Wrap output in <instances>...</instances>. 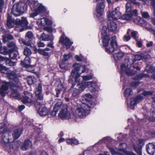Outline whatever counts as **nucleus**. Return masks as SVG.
<instances>
[{
    "label": "nucleus",
    "instance_id": "f257e3e1",
    "mask_svg": "<svg viewBox=\"0 0 155 155\" xmlns=\"http://www.w3.org/2000/svg\"><path fill=\"white\" fill-rule=\"evenodd\" d=\"M101 38L103 45L106 47L105 51L109 53H112L117 48L116 37L114 36L110 38L107 34L106 26H103L101 28Z\"/></svg>",
    "mask_w": 155,
    "mask_h": 155
},
{
    "label": "nucleus",
    "instance_id": "f03ea898",
    "mask_svg": "<svg viewBox=\"0 0 155 155\" xmlns=\"http://www.w3.org/2000/svg\"><path fill=\"white\" fill-rule=\"evenodd\" d=\"M73 67H74V68L72 71L71 75L74 78V81L75 82H79L80 81L79 78L80 74L85 71L86 68L85 66H80L78 63L74 64Z\"/></svg>",
    "mask_w": 155,
    "mask_h": 155
},
{
    "label": "nucleus",
    "instance_id": "7ed1b4c3",
    "mask_svg": "<svg viewBox=\"0 0 155 155\" xmlns=\"http://www.w3.org/2000/svg\"><path fill=\"white\" fill-rule=\"evenodd\" d=\"M27 5L24 2L16 3L13 5L12 12L15 16H19L27 10Z\"/></svg>",
    "mask_w": 155,
    "mask_h": 155
},
{
    "label": "nucleus",
    "instance_id": "20e7f679",
    "mask_svg": "<svg viewBox=\"0 0 155 155\" xmlns=\"http://www.w3.org/2000/svg\"><path fill=\"white\" fill-rule=\"evenodd\" d=\"M85 106L84 104H82L80 106L76 108L75 112L73 113L74 116L82 118L85 117L90 113V111L86 109Z\"/></svg>",
    "mask_w": 155,
    "mask_h": 155
},
{
    "label": "nucleus",
    "instance_id": "39448f33",
    "mask_svg": "<svg viewBox=\"0 0 155 155\" xmlns=\"http://www.w3.org/2000/svg\"><path fill=\"white\" fill-rule=\"evenodd\" d=\"M134 59L129 60L127 58V64H133L135 61H139L142 60L143 61L146 62H151V59L150 55H144L143 54L134 55Z\"/></svg>",
    "mask_w": 155,
    "mask_h": 155
},
{
    "label": "nucleus",
    "instance_id": "423d86ee",
    "mask_svg": "<svg viewBox=\"0 0 155 155\" xmlns=\"http://www.w3.org/2000/svg\"><path fill=\"white\" fill-rule=\"evenodd\" d=\"M77 85L79 86L78 88L81 89L82 91L84 90L86 87H88L90 90L91 91H98L99 90V88L95 82H93L91 81L85 82L81 84V85L79 84H77Z\"/></svg>",
    "mask_w": 155,
    "mask_h": 155
},
{
    "label": "nucleus",
    "instance_id": "0eeeda50",
    "mask_svg": "<svg viewBox=\"0 0 155 155\" xmlns=\"http://www.w3.org/2000/svg\"><path fill=\"white\" fill-rule=\"evenodd\" d=\"M8 77L10 82H8L10 86L14 85L15 87H20L21 83L17 77V75L14 72H11L8 74Z\"/></svg>",
    "mask_w": 155,
    "mask_h": 155
},
{
    "label": "nucleus",
    "instance_id": "6e6552de",
    "mask_svg": "<svg viewBox=\"0 0 155 155\" xmlns=\"http://www.w3.org/2000/svg\"><path fill=\"white\" fill-rule=\"evenodd\" d=\"M137 15V10L132 9L130 4L127 3V21L132 20L134 16H136Z\"/></svg>",
    "mask_w": 155,
    "mask_h": 155
},
{
    "label": "nucleus",
    "instance_id": "1a4fd4ad",
    "mask_svg": "<svg viewBox=\"0 0 155 155\" xmlns=\"http://www.w3.org/2000/svg\"><path fill=\"white\" fill-rule=\"evenodd\" d=\"M120 73L121 75L120 81L123 83V89L124 90V95L125 96L126 94V88H125V77L126 74V64L125 63H122L120 66Z\"/></svg>",
    "mask_w": 155,
    "mask_h": 155
},
{
    "label": "nucleus",
    "instance_id": "9d476101",
    "mask_svg": "<svg viewBox=\"0 0 155 155\" xmlns=\"http://www.w3.org/2000/svg\"><path fill=\"white\" fill-rule=\"evenodd\" d=\"M119 10V8L117 7L115 8L113 12H107L108 20H115L120 18L121 16V14Z\"/></svg>",
    "mask_w": 155,
    "mask_h": 155
},
{
    "label": "nucleus",
    "instance_id": "9b49d317",
    "mask_svg": "<svg viewBox=\"0 0 155 155\" xmlns=\"http://www.w3.org/2000/svg\"><path fill=\"white\" fill-rule=\"evenodd\" d=\"M32 94L28 91L24 92V95L21 99V101L23 103H28L33 104V101H32Z\"/></svg>",
    "mask_w": 155,
    "mask_h": 155
},
{
    "label": "nucleus",
    "instance_id": "f8f14e48",
    "mask_svg": "<svg viewBox=\"0 0 155 155\" xmlns=\"http://www.w3.org/2000/svg\"><path fill=\"white\" fill-rule=\"evenodd\" d=\"M10 86L8 82H4L0 89V94L2 97H4L7 93V91Z\"/></svg>",
    "mask_w": 155,
    "mask_h": 155
},
{
    "label": "nucleus",
    "instance_id": "ddd939ff",
    "mask_svg": "<svg viewBox=\"0 0 155 155\" xmlns=\"http://www.w3.org/2000/svg\"><path fill=\"white\" fill-rule=\"evenodd\" d=\"M59 42L65 45L67 48H69L73 43L67 37L64 36H61Z\"/></svg>",
    "mask_w": 155,
    "mask_h": 155
},
{
    "label": "nucleus",
    "instance_id": "4468645a",
    "mask_svg": "<svg viewBox=\"0 0 155 155\" xmlns=\"http://www.w3.org/2000/svg\"><path fill=\"white\" fill-rule=\"evenodd\" d=\"M105 7V4L103 3H99L97 5L96 11L97 13V16L98 17H100L103 15Z\"/></svg>",
    "mask_w": 155,
    "mask_h": 155
},
{
    "label": "nucleus",
    "instance_id": "2eb2a0df",
    "mask_svg": "<svg viewBox=\"0 0 155 155\" xmlns=\"http://www.w3.org/2000/svg\"><path fill=\"white\" fill-rule=\"evenodd\" d=\"M146 150L148 154L152 155L155 151V145L151 143H149L146 145Z\"/></svg>",
    "mask_w": 155,
    "mask_h": 155
},
{
    "label": "nucleus",
    "instance_id": "dca6fc26",
    "mask_svg": "<svg viewBox=\"0 0 155 155\" xmlns=\"http://www.w3.org/2000/svg\"><path fill=\"white\" fill-rule=\"evenodd\" d=\"M49 112V110L45 106L39 107L38 111V114L40 116H46Z\"/></svg>",
    "mask_w": 155,
    "mask_h": 155
},
{
    "label": "nucleus",
    "instance_id": "f3484780",
    "mask_svg": "<svg viewBox=\"0 0 155 155\" xmlns=\"http://www.w3.org/2000/svg\"><path fill=\"white\" fill-rule=\"evenodd\" d=\"M6 24L8 27L11 28L13 27L15 25H17V22L16 20H15L12 19L11 16L8 15L7 18Z\"/></svg>",
    "mask_w": 155,
    "mask_h": 155
},
{
    "label": "nucleus",
    "instance_id": "a211bd4d",
    "mask_svg": "<svg viewBox=\"0 0 155 155\" xmlns=\"http://www.w3.org/2000/svg\"><path fill=\"white\" fill-rule=\"evenodd\" d=\"M33 104L35 105L41 106L45 104V102L43 101V97L42 95H40L36 96L35 102H33Z\"/></svg>",
    "mask_w": 155,
    "mask_h": 155
},
{
    "label": "nucleus",
    "instance_id": "6ab92c4d",
    "mask_svg": "<svg viewBox=\"0 0 155 155\" xmlns=\"http://www.w3.org/2000/svg\"><path fill=\"white\" fill-rule=\"evenodd\" d=\"M62 104L61 101L59 100L58 101L54 107V109L53 112L52 113V114L54 116L56 115L57 112L60 109L61 106Z\"/></svg>",
    "mask_w": 155,
    "mask_h": 155
},
{
    "label": "nucleus",
    "instance_id": "aec40b11",
    "mask_svg": "<svg viewBox=\"0 0 155 155\" xmlns=\"http://www.w3.org/2000/svg\"><path fill=\"white\" fill-rule=\"evenodd\" d=\"M124 55V54L122 51H120L114 53L113 55V57L115 61L117 62L121 60Z\"/></svg>",
    "mask_w": 155,
    "mask_h": 155
},
{
    "label": "nucleus",
    "instance_id": "412c9836",
    "mask_svg": "<svg viewBox=\"0 0 155 155\" xmlns=\"http://www.w3.org/2000/svg\"><path fill=\"white\" fill-rule=\"evenodd\" d=\"M59 117L61 118H69L70 117V114L68 111L67 109L62 110L59 114Z\"/></svg>",
    "mask_w": 155,
    "mask_h": 155
},
{
    "label": "nucleus",
    "instance_id": "4be33fe9",
    "mask_svg": "<svg viewBox=\"0 0 155 155\" xmlns=\"http://www.w3.org/2000/svg\"><path fill=\"white\" fill-rule=\"evenodd\" d=\"M56 91V96L57 97H59V95L61 93V91H62L63 93L66 91V89L64 87L62 84H59L55 89Z\"/></svg>",
    "mask_w": 155,
    "mask_h": 155
},
{
    "label": "nucleus",
    "instance_id": "5701e85b",
    "mask_svg": "<svg viewBox=\"0 0 155 155\" xmlns=\"http://www.w3.org/2000/svg\"><path fill=\"white\" fill-rule=\"evenodd\" d=\"M147 66L145 69V71L148 74H153L155 72V67L151 65L147 64V62H146Z\"/></svg>",
    "mask_w": 155,
    "mask_h": 155
},
{
    "label": "nucleus",
    "instance_id": "b1692460",
    "mask_svg": "<svg viewBox=\"0 0 155 155\" xmlns=\"http://www.w3.org/2000/svg\"><path fill=\"white\" fill-rule=\"evenodd\" d=\"M117 27L116 23L113 21L111 22L107 25L108 29L111 32L115 31L117 29Z\"/></svg>",
    "mask_w": 155,
    "mask_h": 155
},
{
    "label": "nucleus",
    "instance_id": "393cba45",
    "mask_svg": "<svg viewBox=\"0 0 155 155\" xmlns=\"http://www.w3.org/2000/svg\"><path fill=\"white\" fill-rule=\"evenodd\" d=\"M18 87H15L14 85L10 86V88L12 90V92L10 94V96L11 97H19V94L17 92V88Z\"/></svg>",
    "mask_w": 155,
    "mask_h": 155
},
{
    "label": "nucleus",
    "instance_id": "a878e982",
    "mask_svg": "<svg viewBox=\"0 0 155 155\" xmlns=\"http://www.w3.org/2000/svg\"><path fill=\"white\" fill-rule=\"evenodd\" d=\"M17 25H21L22 27L27 26L28 25V22L25 18L22 17L21 20L19 19H16Z\"/></svg>",
    "mask_w": 155,
    "mask_h": 155
},
{
    "label": "nucleus",
    "instance_id": "bb28decb",
    "mask_svg": "<svg viewBox=\"0 0 155 155\" xmlns=\"http://www.w3.org/2000/svg\"><path fill=\"white\" fill-rule=\"evenodd\" d=\"M18 54L17 49L12 50H9V57L12 59H15Z\"/></svg>",
    "mask_w": 155,
    "mask_h": 155
},
{
    "label": "nucleus",
    "instance_id": "cd10ccee",
    "mask_svg": "<svg viewBox=\"0 0 155 155\" xmlns=\"http://www.w3.org/2000/svg\"><path fill=\"white\" fill-rule=\"evenodd\" d=\"M22 131V129L20 128L16 129L13 131L12 134V136L14 140L18 139L20 136Z\"/></svg>",
    "mask_w": 155,
    "mask_h": 155
},
{
    "label": "nucleus",
    "instance_id": "c85d7f7f",
    "mask_svg": "<svg viewBox=\"0 0 155 155\" xmlns=\"http://www.w3.org/2000/svg\"><path fill=\"white\" fill-rule=\"evenodd\" d=\"M31 146V142L27 140L25 141L24 144L21 146V148L22 150H25L29 147H30Z\"/></svg>",
    "mask_w": 155,
    "mask_h": 155
},
{
    "label": "nucleus",
    "instance_id": "c756f323",
    "mask_svg": "<svg viewBox=\"0 0 155 155\" xmlns=\"http://www.w3.org/2000/svg\"><path fill=\"white\" fill-rule=\"evenodd\" d=\"M21 64L24 67H28L31 66L30 59L28 57H26L24 61H21Z\"/></svg>",
    "mask_w": 155,
    "mask_h": 155
},
{
    "label": "nucleus",
    "instance_id": "7c9ffc66",
    "mask_svg": "<svg viewBox=\"0 0 155 155\" xmlns=\"http://www.w3.org/2000/svg\"><path fill=\"white\" fill-rule=\"evenodd\" d=\"M125 147H126V144L125 143H122L119 144V149L121 152L120 153L119 155H126V151L125 148L123 147V146Z\"/></svg>",
    "mask_w": 155,
    "mask_h": 155
},
{
    "label": "nucleus",
    "instance_id": "2f4dec72",
    "mask_svg": "<svg viewBox=\"0 0 155 155\" xmlns=\"http://www.w3.org/2000/svg\"><path fill=\"white\" fill-rule=\"evenodd\" d=\"M82 104H84L85 105L86 109H87L90 111V108H93L95 105L94 102L90 100L87 101L86 103H82Z\"/></svg>",
    "mask_w": 155,
    "mask_h": 155
},
{
    "label": "nucleus",
    "instance_id": "473e14b6",
    "mask_svg": "<svg viewBox=\"0 0 155 155\" xmlns=\"http://www.w3.org/2000/svg\"><path fill=\"white\" fill-rule=\"evenodd\" d=\"M74 85H73L71 87L70 90L72 91V95L74 97L78 96L80 93L79 90L76 88H73Z\"/></svg>",
    "mask_w": 155,
    "mask_h": 155
},
{
    "label": "nucleus",
    "instance_id": "72a5a7b5",
    "mask_svg": "<svg viewBox=\"0 0 155 155\" xmlns=\"http://www.w3.org/2000/svg\"><path fill=\"white\" fill-rule=\"evenodd\" d=\"M28 84L31 85L35 83L36 81V78L34 76H29L27 78Z\"/></svg>",
    "mask_w": 155,
    "mask_h": 155
},
{
    "label": "nucleus",
    "instance_id": "f704fd0d",
    "mask_svg": "<svg viewBox=\"0 0 155 155\" xmlns=\"http://www.w3.org/2000/svg\"><path fill=\"white\" fill-rule=\"evenodd\" d=\"M67 143L72 145L78 144V141L75 139H69L67 140Z\"/></svg>",
    "mask_w": 155,
    "mask_h": 155
},
{
    "label": "nucleus",
    "instance_id": "c9c22d12",
    "mask_svg": "<svg viewBox=\"0 0 155 155\" xmlns=\"http://www.w3.org/2000/svg\"><path fill=\"white\" fill-rule=\"evenodd\" d=\"M40 39L42 41H48L51 40L50 36L48 35H46L43 33L41 35Z\"/></svg>",
    "mask_w": 155,
    "mask_h": 155
},
{
    "label": "nucleus",
    "instance_id": "e433bc0d",
    "mask_svg": "<svg viewBox=\"0 0 155 155\" xmlns=\"http://www.w3.org/2000/svg\"><path fill=\"white\" fill-rule=\"evenodd\" d=\"M41 92L42 86L41 84H39L38 86V87L36 88L35 93L36 95V96H37L40 95H42L41 94Z\"/></svg>",
    "mask_w": 155,
    "mask_h": 155
},
{
    "label": "nucleus",
    "instance_id": "4c0bfd02",
    "mask_svg": "<svg viewBox=\"0 0 155 155\" xmlns=\"http://www.w3.org/2000/svg\"><path fill=\"white\" fill-rule=\"evenodd\" d=\"M35 10L36 12L38 14L44 12L45 10V8L43 5H39L37 8Z\"/></svg>",
    "mask_w": 155,
    "mask_h": 155
},
{
    "label": "nucleus",
    "instance_id": "58836bf2",
    "mask_svg": "<svg viewBox=\"0 0 155 155\" xmlns=\"http://www.w3.org/2000/svg\"><path fill=\"white\" fill-rule=\"evenodd\" d=\"M134 150L136 151L138 155H142V148L141 147H136L135 146H133Z\"/></svg>",
    "mask_w": 155,
    "mask_h": 155
},
{
    "label": "nucleus",
    "instance_id": "ea45409f",
    "mask_svg": "<svg viewBox=\"0 0 155 155\" xmlns=\"http://www.w3.org/2000/svg\"><path fill=\"white\" fill-rule=\"evenodd\" d=\"M24 54L25 55L28 57L31 54V52L30 49L26 47L24 49Z\"/></svg>",
    "mask_w": 155,
    "mask_h": 155
},
{
    "label": "nucleus",
    "instance_id": "a19ab883",
    "mask_svg": "<svg viewBox=\"0 0 155 155\" xmlns=\"http://www.w3.org/2000/svg\"><path fill=\"white\" fill-rule=\"evenodd\" d=\"M9 48H11L10 50H15L17 49V48L15 45V43L12 42H9L8 44Z\"/></svg>",
    "mask_w": 155,
    "mask_h": 155
},
{
    "label": "nucleus",
    "instance_id": "79ce46f5",
    "mask_svg": "<svg viewBox=\"0 0 155 155\" xmlns=\"http://www.w3.org/2000/svg\"><path fill=\"white\" fill-rule=\"evenodd\" d=\"M92 97V95L89 93L85 94L83 96V99L85 100L86 102L90 100Z\"/></svg>",
    "mask_w": 155,
    "mask_h": 155
},
{
    "label": "nucleus",
    "instance_id": "37998d69",
    "mask_svg": "<svg viewBox=\"0 0 155 155\" xmlns=\"http://www.w3.org/2000/svg\"><path fill=\"white\" fill-rule=\"evenodd\" d=\"M46 20H48L46 19V18H41L40 20H38L37 22L39 23L40 26H43L46 24Z\"/></svg>",
    "mask_w": 155,
    "mask_h": 155
},
{
    "label": "nucleus",
    "instance_id": "c03bdc74",
    "mask_svg": "<svg viewBox=\"0 0 155 155\" xmlns=\"http://www.w3.org/2000/svg\"><path fill=\"white\" fill-rule=\"evenodd\" d=\"M137 103V102L134 99H130V104L131 108L132 109H134V106H135Z\"/></svg>",
    "mask_w": 155,
    "mask_h": 155
},
{
    "label": "nucleus",
    "instance_id": "a18cd8bd",
    "mask_svg": "<svg viewBox=\"0 0 155 155\" xmlns=\"http://www.w3.org/2000/svg\"><path fill=\"white\" fill-rule=\"evenodd\" d=\"M137 73L136 71L133 70L128 71H127V75L128 76H132L135 75Z\"/></svg>",
    "mask_w": 155,
    "mask_h": 155
},
{
    "label": "nucleus",
    "instance_id": "49530a36",
    "mask_svg": "<svg viewBox=\"0 0 155 155\" xmlns=\"http://www.w3.org/2000/svg\"><path fill=\"white\" fill-rule=\"evenodd\" d=\"M7 49L6 47H3V48L2 47L0 49V53L4 54H7Z\"/></svg>",
    "mask_w": 155,
    "mask_h": 155
},
{
    "label": "nucleus",
    "instance_id": "de8ad7c7",
    "mask_svg": "<svg viewBox=\"0 0 155 155\" xmlns=\"http://www.w3.org/2000/svg\"><path fill=\"white\" fill-rule=\"evenodd\" d=\"M72 54L71 53H69L68 54H65L64 56L63 61H68L71 57Z\"/></svg>",
    "mask_w": 155,
    "mask_h": 155
},
{
    "label": "nucleus",
    "instance_id": "09e8293b",
    "mask_svg": "<svg viewBox=\"0 0 155 155\" xmlns=\"http://www.w3.org/2000/svg\"><path fill=\"white\" fill-rule=\"evenodd\" d=\"M145 140L143 139H139L138 140V143L137 144V147H141L142 148V147L144 144Z\"/></svg>",
    "mask_w": 155,
    "mask_h": 155
},
{
    "label": "nucleus",
    "instance_id": "8fccbe9b",
    "mask_svg": "<svg viewBox=\"0 0 155 155\" xmlns=\"http://www.w3.org/2000/svg\"><path fill=\"white\" fill-rule=\"evenodd\" d=\"M19 41L21 44L22 43L24 45L29 46L30 45V42L29 41H27L22 38L19 39Z\"/></svg>",
    "mask_w": 155,
    "mask_h": 155
},
{
    "label": "nucleus",
    "instance_id": "3c124183",
    "mask_svg": "<svg viewBox=\"0 0 155 155\" xmlns=\"http://www.w3.org/2000/svg\"><path fill=\"white\" fill-rule=\"evenodd\" d=\"M5 62L7 65L10 66H14L16 65V62H14L8 59Z\"/></svg>",
    "mask_w": 155,
    "mask_h": 155
},
{
    "label": "nucleus",
    "instance_id": "603ef678",
    "mask_svg": "<svg viewBox=\"0 0 155 155\" xmlns=\"http://www.w3.org/2000/svg\"><path fill=\"white\" fill-rule=\"evenodd\" d=\"M134 99L136 101L137 103H138L140 101L143 100V98L142 96L139 95H137Z\"/></svg>",
    "mask_w": 155,
    "mask_h": 155
},
{
    "label": "nucleus",
    "instance_id": "864d4df0",
    "mask_svg": "<svg viewBox=\"0 0 155 155\" xmlns=\"http://www.w3.org/2000/svg\"><path fill=\"white\" fill-rule=\"evenodd\" d=\"M142 95L147 97H148L153 94V92L150 91H145L142 93Z\"/></svg>",
    "mask_w": 155,
    "mask_h": 155
},
{
    "label": "nucleus",
    "instance_id": "5fc2aeb1",
    "mask_svg": "<svg viewBox=\"0 0 155 155\" xmlns=\"http://www.w3.org/2000/svg\"><path fill=\"white\" fill-rule=\"evenodd\" d=\"M102 141L103 142L107 143L111 141V139L109 137H107L103 139Z\"/></svg>",
    "mask_w": 155,
    "mask_h": 155
},
{
    "label": "nucleus",
    "instance_id": "6e6d98bb",
    "mask_svg": "<svg viewBox=\"0 0 155 155\" xmlns=\"http://www.w3.org/2000/svg\"><path fill=\"white\" fill-rule=\"evenodd\" d=\"M138 32L136 31H133L131 32V35L132 37H133L137 41L138 38L137 36Z\"/></svg>",
    "mask_w": 155,
    "mask_h": 155
},
{
    "label": "nucleus",
    "instance_id": "4d7b16f0",
    "mask_svg": "<svg viewBox=\"0 0 155 155\" xmlns=\"http://www.w3.org/2000/svg\"><path fill=\"white\" fill-rule=\"evenodd\" d=\"M38 51L40 54L44 56H47L49 55L48 53L45 52V50H39Z\"/></svg>",
    "mask_w": 155,
    "mask_h": 155
},
{
    "label": "nucleus",
    "instance_id": "13d9d810",
    "mask_svg": "<svg viewBox=\"0 0 155 155\" xmlns=\"http://www.w3.org/2000/svg\"><path fill=\"white\" fill-rule=\"evenodd\" d=\"M60 67L61 69H63L66 70L67 69V64L64 63L63 62H62L60 64Z\"/></svg>",
    "mask_w": 155,
    "mask_h": 155
},
{
    "label": "nucleus",
    "instance_id": "bf43d9fd",
    "mask_svg": "<svg viewBox=\"0 0 155 155\" xmlns=\"http://www.w3.org/2000/svg\"><path fill=\"white\" fill-rule=\"evenodd\" d=\"M108 148L113 155L119 154L120 153H119L117 152L113 148L110 147H109Z\"/></svg>",
    "mask_w": 155,
    "mask_h": 155
},
{
    "label": "nucleus",
    "instance_id": "052dcab7",
    "mask_svg": "<svg viewBox=\"0 0 155 155\" xmlns=\"http://www.w3.org/2000/svg\"><path fill=\"white\" fill-rule=\"evenodd\" d=\"M82 77L84 81L89 80L92 78V77L91 75L83 76Z\"/></svg>",
    "mask_w": 155,
    "mask_h": 155
},
{
    "label": "nucleus",
    "instance_id": "680f3d73",
    "mask_svg": "<svg viewBox=\"0 0 155 155\" xmlns=\"http://www.w3.org/2000/svg\"><path fill=\"white\" fill-rule=\"evenodd\" d=\"M142 74H137L136 76L133 78L134 80H139L143 78Z\"/></svg>",
    "mask_w": 155,
    "mask_h": 155
},
{
    "label": "nucleus",
    "instance_id": "e2e57ef3",
    "mask_svg": "<svg viewBox=\"0 0 155 155\" xmlns=\"http://www.w3.org/2000/svg\"><path fill=\"white\" fill-rule=\"evenodd\" d=\"M141 14L143 17L147 18L150 17V16L147 12H141Z\"/></svg>",
    "mask_w": 155,
    "mask_h": 155
},
{
    "label": "nucleus",
    "instance_id": "0e129e2a",
    "mask_svg": "<svg viewBox=\"0 0 155 155\" xmlns=\"http://www.w3.org/2000/svg\"><path fill=\"white\" fill-rule=\"evenodd\" d=\"M33 36V34L31 31H30L28 32L26 35V37L29 39L32 38Z\"/></svg>",
    "mask_w": 155,
    "mask_h": 155
},
{
    "label": "nucleus",
    "instance_id": "69168bd1",
    "mask_svg": "<svg viewBox=\"0 0 155 155\" xmlns=\"http://www.w3.org/2000/svg\"><path fill=\"white\" fill-rule=\"evenodd\" d=\"M6 70V68L5 67L0 64V71L2 73H4L5 72L4 71H5Z\"/></svg>",
    "mask_w": 155,
    "mask_h": 155
},
{
    "label": "nucleus",
    "instance_id": "338daca9",
    "mask_svg": "<svg viewBox=\"0 0 155 155\" xmlns=\"http://www.w3.org/2000/svg\"><path fill=\"white\" fill-rule=\"evenodd\" d=\"M115 136L117 137V139L119 140H121L123 139V136L121 133L116 134Z\"/></svg>",
    "mask_w": 155,
    "mask_h": 155
},
{
    "label": "nucleus",
    "instance_id": "774afa93",
    "mask_svg": "<svg viewBox=\"0 0 155 155\" xmlns=\"http://www.w3.org/2000/svg\"><path fill=\"white\" fill-rule=\"evenodd\" d=\"M76 60L78 61H81L83 59V57L82 55L79 56L78 55H76L75 56Z\"/></svg>",
    "mask_w": 155,
    "mask_h": 155
}]
</instances>
